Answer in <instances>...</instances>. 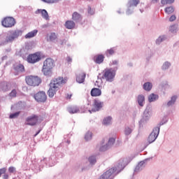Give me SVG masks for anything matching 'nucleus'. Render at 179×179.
<instances>
[{"instance_id": "5", "label": "nucleus", "mask_w": 179, "mask_h": 179, "mask_svg": "<svg viewBox=\"0 0 179 179\" xmlns=\"http://www.w3.org/2000/svg\"><path fill=\"white\" fill-rule=\"evenodd\" d=\"M150 117H152V108H146L141 120L139 121L140 127H143V124H147L149 120H150Z\"/></svg>"}, {"instance_id": "29", "label": "nucleus", "mask_w": 179, "mask_h": 179, "mask_svg": "<svg viewBox=\"0 0 179 179\" xmlns=\"http://www.w3.org/2000/svg\"><path fill=\"white\" fill-rule=\"evenodd\" d=\"M37 33H38V31L37 29H34V31L27 34L24 37L25 38H32V37H35V36L37 35Z\"/></svg>"}, {"instance_id": "58", "label": "nucleus", "mask_w": 179, "mask_h": 179, "mask_svg": "<svg viewBox=\"0 0 179 179\" xmlns=\"http://www.w3.org/2000/svg\"><path fill=\"white\" fill-rule=\"evenodd\" d=\"M40 132H41V130H38V131L34 134V136H36L37 135H38V134H40Z\"/></svg>"}, {"instance_id": "8", "label": "nucleus", "mask_w": 179, "mask_h": 179, "mask_svg": "<svg viewBox=\"0 0 179 179\" xmlns=\"http://www.w3.org/2000/svg\"><path fill=\"white\" fill-rule=\"evenodd\" d=\"M1 24L3 27L6 28L13 27L16 24V20L13 17H7L1 21Z\"/></svg>"}, {"instance_id": "22", "label": "nucleus", "mask_w": 179, "mask_h": 179, "mask_svg": "<svg viewBox=\"0 0 179 179\" xmlns=\"http://www.w3.org/2000/svg\"><path fill=\"white\" fill-rule=\"evenodd\" d=\"M72 20L76 23H78V22L82 21V15L78 12H74L72 15Z\"/></svg>"}, {"instance_id": "55", "label": "nucleus", "mask_w": 179, "mask_h": 179, "mask_svg": "<svg viewBox=\"0 0 179 179\" xmlns=\"http://www.w3.org/2000/svg\"><path fill=\"white\" fill-rule=\"evenodd\" d=\"M152 3H157L159 2V0H151Z\"/></svg>"}, {"instance_id": "10", "label": "nucleus", "mask_w": 179, "mask_h": 179, "mask_svg": "<svg viewBox=\"0 0 179 179\" xmlns=\"http://www.w3.org/2000/svg\"><path fill=\"white\" fill-rule=\"evenodd\" d=\"M141 3L140 0H130L128 2V9L126 12L127 15H131V13H134V8H136L138 5Z\"/></svg>"}, {"instance_id": "16", "label": "nucleus", "mask_w": 179, "mask_h": 179, "mask_svg": "<svg viewBox=\"0 0 179 179\" xmlns=\"http://www.w3.org/2000/svg\"><path fill=\"white\" fill-rule=\"evenodd\" d=\"M150 160V159H145L141 162H140L136 166L134 169V173H139L140 171H142L146 166V162Z\"/></svg>"}, {"instance_id": "17", "label": "nucleus", "mask_w": 179, "mask_h": 179, "mask_svg": "<svg viewBox=\"0 0 179 179\" xmlns=\"http://www.w3.org/2000/svg\"><path fill=\"white\" fill-rule=\"evenodd\" d=\"M36 15L41 14V16L45 20H50V16L48 15V12L45 9H38L35 11Z\"/></svg>"}, {"instance_id": "14", "label": "nucleus", "mask_w": 179, "mask_h": 179, "mask_svg": "<svg viewBox=\"0 0 179 179\" xmlns=\"http://www.w3.org/2000/svg\"><path fill=\"white\" fill-rule=\"evenodd\" d=\"M34 99L38 103H44L47 100V95L45 92H39L34 95Z\"/></svg>"}, {"instance_id": "1", "label": "nucleus", "mask_w": 179, "mask_h": 179, "mask_svg": "<svg viewBox=\"0 0 179 179\" xmlns=\"http://www.w3.org/2000/svg\"><path fill=\"white\" fill-rule=\"evenodd\" d=\"M23 31L22 29H13L8 31L3 36L0 45H6V44H12L13 41H16L17 38L22 37Z\"/></svg>"}, {"instance_id": "4", "label": "nucleus", "mask_w": 179, "mask_h": 179, "mask_svg": "<svg viewBox=\"0 0 179 179\" xmlns=\"http://www.w3.org/2000/svg\"><path fill=\"white\" fill-rule=\"evenodd\" d=\"M118 67H114V69H106L103 74V78L106 82H114V78H115V73Z\"/></svg>"}, {"instance_id": "26", "label": "nucleus", "mask_w": 179, "mask_h": 179, "mask_svg": "<svg viewBox=\"0 0 179 179\" xmlns=\"http://www.w3.org/2000/svg\"><path fill=\"white\" fill-rule=\"evenodd\" d=\"M66 29H69V30L74 29L76 24L75 22L72 21V20H68L65 22L64 24Z\"/></svg>"}, {"instance_id": "56", "label": "nucleus", "mask_w": 179, "mask_h": 179, "mask_svg": "<svg viewBox=\"0 0 179 179\" xmlns=\"http://www.w3.org/2000/svg\"><path fill=\"white\" fill-rule=\"evenodd\" d=\"M117 13H119V15H122V13H124V10H117Z\"/></svg>"}, {"instance_id": "30", "label": "nucleus", "mask_w": 179, "mask_h": 179, "mask_svg": "<svg viewBox=\"0 0 179 179\" xmlns=\"http://www.w3.org/2000/svg\"><path fill=\"white\" fill-rule=\"evenodd\" d=\"M94 61L96 62V64H101V62L104 61V56H103V55L95 56L94 57Z\"/></svg>"}, {"instance_id": "25", "label": "nucleus", "mask_w": 179, "mask_h": 179, "mask_svg": "<svg viewBox=\"0 0 179 179\" xmlns=\"http://www.w3.org/2000/svg\"><path fill=\"white\" fill-rule=\"evenodd\" d=\"M153 87V84L150 82H146L143 85V89L145 90V92H150Z\"/></svg>"}, {"instance_id": "48", "label": "nucleus", "mask_w": 179, "mask_h": 179, "mask_svg": "<svg viewBox=\"0 0 179 179\" xmlns=\"http://www.w3.org/2000/svg\"><path fill=\"white\" fill-rule=\"evenodd\" d=\"M16 90H13L10 93V97H16Z\"/></svg>"}, {"instance_id": "35", "label": "nucleus", "mask_w": 179, "mask_h": 179, "mask_svg": "<svg viewBox=\"0 0 179 179\" xmlns=\"http://www.w3.org/2000/svg\"><path fill=\"white\" fill-rule=\"evenodd\" d=\"M115 52V48H112L109 50H107L106 51V55L107 57H110V55H113V54Z\"/></svg>"}, {"instance_id": "7", "label": "nucleus", "mask_w": 179, "mask_h": 179, "mask_svg": "<svg viewBox=\"0 0 179 179\" xmlns=\"http://www.w3.org/2000/svg\"><path fill=\"white\" fill-rule=\"evenodd\" d=\"M159 134H160V126H157L153 128L152 131L148 138V143L149 145H150V143H153V142L157 139Z\"/></svg>"}, {"instance_id": "46", "label": "nucleus", "mask_w": 179, "mask_h": 179, "mask_svg": "<svg viewBox=\"0 0 179 179\" xmlns=\"http://www.w3.org/2000/svg\"><path fill=\"white\" fill-rule=\"evenodd\" d=\"M57 42L60 45H64V44H66V40L65 39H57Z\"/></svg>"}, {"instance_id": "6", "label": "nucleus", "mask_w": 179, "mask_h": 179, "mask_svg": "<svg viewBox=\"0 0 179 179\" xmlns=\"http://www.w3.org/2000/svg\"><path fill=\"white\" fill-rule=\"evenodd\" d=\"M26 83L29 86H38L41 83V79L38 76H28L25 78Z\"/></svg>"}, {"instance_id": "31", "label": "nucleus", "mask_w": 179, "mask_h": 179, "mask_svg": "<svg viewBox=\"0 0 179 179\" xmlns=\"http://www.w3.org/2000/svg\"><path fill=\"white\" fill-rule=\"evenodd\" d=\"M84 138L86 142L92 141V139L93 138V133L90 131H87L85 134Z\"/></svg>"}, {"instance_id": "27", "label": "nucleus", "mask_w": 179, "mask_h": 179, "mask_svg": "<svg viewBox=\"0 0 179 179\" xmlns=\"http://www.w3.org/2000/svg\"><path fill=\"white\" fill-rule=\"evenodd\" d=\"M111 124H113V117L110 116H108L103 119V124L106 127H108V125H111Z\"/></svg>"}, {"instance_id": "61", "label": "nucleus", "mask_w": 179, "mask_h": 179, "mask_svg": "<svg viewBox=\"0 0 179 179\" xmlns=\"http://www.w3.org/2000/svg\"><path fill=\"white\" fill-rule=\"evenodd\" d=\"M68 142V143H71V141H67Z\"/></svg>"}, {"instance_id": "28", "label": "nucleus", "mask_w": 179, "mask_h": 179, "mask_svg": "<svg viewBox=\"0 0 179 179\" xmlns=\"http://www.w3.org/2000/svg\"><path fill=\"white\" fill-rule=\"evenodd\" d=\"M97 150H99V152H106V150H108L109 147L107 144H101V145H98L96 146Z\"/></svg>"}, {"instance_id": "44", "label": "nucleus", "mask_w": 179, "mask_h": 179, "mask_svg": "<svg viewBox=\"0 0 179 179\" xmlns=\"http://www.w3.org/2000/svg\"><path fill=\"white\" fill-rule=\"evenodd\" d=\"M43 2H45L46 3H57L59 2L61 0H42Z\"/></svg>"}, {"instance_id": "53", "label": "nucleus", "mask_w": 179, "mask_h": 179, "mask_svg": "<svg viewBox=\"0 0 179 179\" xmlns=\"http://www.w3.org/2000/svg\"><path fill=\"white\" fill-rule=\"evenodd\" d=\"M176 20V15H172L169 18V22H174Z\"/></svg>"}, {"instance_id": "9", "label": "nucleus", "mask_w": 179, "mask_h": 179, "mask_svg": "<svg viewBox=\"0 0 179 179\" xmlns=\"http://www.w3.org/2000/svg\"><path fill=\"white\" fill-rule=\"evenodd\" d=\"M177 99L178 96L177 95L171 96L168 101L162 104V107L164 108H171L176 106V103H177Z\"/></svg>"}, {"instance_id": "19", "label": "nucleus", "mask_w": 179, "mask_h": 179, "mask_svg": "<svg viewBox=\"0 0 179 179\" xmlns=\"http://www.w3.org/2000/svg\"><path fill=\"white\" fill-rule=\"evenodd\" d=\"M86 78V73L84 72H80L76 76V82L78 83H83L85 79Z\"/></svg>"}, {"instance_id": "60", "label": "nucleus", "mask_w": 179, "mask_h": 179, "mask_svg": "<svg viewBox=\"0 0 179 179\" xmlns=\"http://www.w3.org/2000/svg\"><path fill=\"white\" fill-rule=\"evenodd\" d=\"M99 80V82H100V81L101 82V79H99V80Z\"/></svg>"}, {"instance_id": "23", "label": "nucleus", "mask_w": 179, "mask_h": 179, "mask_svg": "<svg viewBox=\"0 0 179 179\" xmlns=\"http://www.w3.org/2000/svg\"><path fill=\"white\" fill-rule=\"evenodd\" d=\"M91 96L92 97H99V96H101V90L99 88H93L91 90Z\"/></svg>"}, {"instance_id": "37", "label": "nucleus", "mask_w": 179, "mask_h": 179, "mask_svg": "<svg viewBox=\"0 0 179 179\" xmlns=\"http://www.w3.org/2000/svg\"><path fill=\"white\" fill-rule=\"evenodd\" d=\"M174 1L176 0H161V3L162 5H170L174 3Z\"/></svg>"}, {"instance_id": "12", "label": "nucleus", "mask_w": 179, "mask_h": 179, "mask_svg": "<svg viewBox=\"0 0 179 179\" xmlns=\"http://www.w3.org/2000/svg\"><path fill=\"white\" fill-rule=\"evenodd\" d=\"M87 161L89 162H86L84 168H83V170H88L89 168L92 167V166H94V164L97 163V159L94 155L90 156Z\"/></svg>"}, {"instance_id": "45", "label": "nucleus", "mask_w": 179, "mask_h": 179, "mask_svg": "<svg viewBox=\"0 0 179 179\" xmlns=\"http://www.w3.org/2000/svg\"><path fill=\"white\" fill-rule=\"evenodd\" d=\"M167 122H169V118L165 117L164 119L162 120L160 124L157 125V127H159V129H160V126L164 125V124H167Z\"/></svg>"}, {"instance_id": "49", "label": "nucleus", "mask_w": 179, "mask_h": 179, "mask_svg": "<svg viewBox=\"0 0 179 179\" xmlns=\"http://www.w3.org/2000/svg\"><path fill=\"white\" fill-rule=\"evenodd\" d=\"M8 171H9V173H15V171H16V168L13 167V166H10L8 169Z\"/></svg>"}, {"instance_id": "39", "label": "nucleus", "mask_w": 179, "mask_h": 179, "mask_svg": "<svg viewBox=\"0 0 179 179\" xmlns=\"http://www.w3.org/2000/svg\"><path fill=\"white\" fill-rule=\"evenodd\" d=\"M20 115V112H15L14 113H11L9 116L10 120H15V118H17Z\"/></svg>"}, {"instance_id": "40", "label": "nucleus", "mask_w": 179, "mask_h": 179, "mask_svg": "<svg viewBox=\"0 0 179 179\" xmlns=\"http://www.w3.org/2000/svg\"><path fill=\"white\" fill-rule=\"evenodd\" d=\"M57 40V34L55 33H51L49 35V41H55Z\"/></svg>"}, {"instance_id": "36", "label": "nucleus", "mask_w": 179, "mask_h": 179, "mask_svg": "<svg viewBox=\"0 0 179 179\" xmlns=\"http://www.w3.org/2000/svg\"><path fill=\"white\" fill-rule=\"evenodd\" d=\"M114 143H115V138H109L106 145H108V147H109V149H110L113 147V145H114Z\"/></svg>"}, {"instance_id": "11", "label": "nucleus", "mask_w": 179, "mask_h": 179, "mask_svg": "<svg viewBox=\"0 0 179 179\" xmlns=\"http://www.w3.org/2000/svg\"><path fill=\"white\" fill-rule=\"evenodd\" d=\"M27 62L29 64H36L41 60V55L40 52L29 55L27 58Z\"/></svg>"}, {"instance_id": "15", "label": "nucleus", "mask_w": 179, "mask_h": 179, "mask_svg": "<svg viewBox=\"0 0 179 179\" xmlns=\"http://www.w3.org/2000/svg\"><path fill=\"white\" fill-rule=\"evenodd\" d=\"M26 124L30 125L31 127H34L37 122H38V116L34 115L32 116H29L26 120Z\"/></svg>"}, {"instance_id": "51", "label": "nucleus", "mask_w": 179, "mask_h": 179, "mask_svg": "<svg viewBox=\"0 0 179 179\" xmlns=\"http://www.w3.org/2000/svg\"><path fill=\"white\" fill-rule=\"evenodd\" d=\"M3 85L4 87L2 88V90H3V92H6V90H8V84L4 83Z\"/></svg>"}, {"instance_id": "20", "label": "nucleus", "mask_w": 179, "mask_h": 179, "mask_svg": "<svg viewBox=\"0 0 179 179\" xmlns=\"http://www.w3.org/2000/svg\"><path fill=\"white\" fill-rule=\"evenodd\" d=\"M157 100H159V94L152 93L148 95V101L150 103H155V101H157Z\"/></svg>"}, {"instance_id": "38", "label": "nucleus", "mask_w": 179, "mask_h": 179, "mask_svg": "<svg viewBox=\"0 0 179 179\" xmlns=\"http://www.w3.org/2000/svg\"><path fill=\"white\" fill-rule=\"evenodd\" d=\"M174 12V8L173 6L166 7L165 8V13H168V15H171Z\"/></svg>"}, {"instance_id": "24", "label": "nucleus", "mask_w": 179, "mask_h": 179, "mask_svg": "<svg viewBox=\"0 0 179 179\" xmlns=\"http://www.w3.org/2000/svg\"><path fill=\"white\" fill-rule=\"evenodd\" d=\"M67 111L70 114H76L79 113L80 110H79V108L78 106H70L67 108Z\"/></svg>"}, {"instance_id": "21", "label": "nucleus", "mask_w": 179, "mask_h": 179, "mask_svg": "<svg viewBox=\"0 0 179 179\" xmlns=\"http://www.w3.org/2000/svg\"><path fill=\"white\" fill-rule=\"evenodd\" d=\"M170 68H171V62L169 61L164 62L161 66V69L164 72L169 71Z\"/></svg>"}, {"instance_id": "50", "label": "nucleus", "mask_w": 179, "mask_h": 179, "mask_svg": "<svg viewBox=\"0 0 179 179\" xmlns=\"http://www.w3.org/2000/svg\"><path fill=\"white\" fill-rule=\"evenodd\" d=\"M6 173V169L3 168L0 169V177L2 176V174H5Z\"/></svg>"}, {"instance_id": "42", "label": "nucleus", "mask_w": 179, "mask_h": 179, "mask_svg": "<svg viewBox=\"0 0 179 179\" xmlns=\"http://www.w3.org/2000/svg\"><path fill=\"white\" fill-rule=\"evenodd\" d=\"M169 31H171V33H177V25H171L169 27Z\"/></svg>"}, {"instance_id": "41", "label": "nucleus", "mask_w": 179, "mask_h": 179, "mask_svg": "<svg viewBox=\"0 0 179 179\" xmlns=\"http://www.w3.org/2000/svg\"><path fill=\"white\" fill-rule=\"evenodd\" d=\"M131 134H132V129L129 127H126L124 129V134L126 135V136H128V135H131Z\"/></svg>"}, {"instance_id": "54", "label": "nucleus", "mask_w": 179, "mask_h": 179, "mask_svg": "<svg viewBox=\"0 0 179 179\" xmlns=\"http://www.w3.org/2000/svg\"><path fill=\"white\" fill-rule=\"evenodd\" d=\"M3 179H8V178H9V176L8 174H4L3 176Z\"/></svg>"}, {"instance_id": "57", "label": "nucleus", "mask_w": 179, "mask_h": 179, "mask_svg": "<svg viewBox=\"0 0 179 179\" xmlns=\"http://www.w3.org/2000/svg\"><path fill=\"white\" fill-rule=\"evenodd\" d=\"M99 81H96L95 83V86H97L98 87H101V85H99Z\"/></svg>"}, {"instance_id": "3", "label": "nucleus", "mask_w": 179, "mask_h": 179, "mask_svg": "<svg viewBox=\"0 0 179 179\" xmlns=\"http://www.w3.org/2000/svg\"><path fill=\"white\" fill-rule=\"evenodd\" d=\"M55 66L54 60L52 58H47L43 62L42 72L45 76H51L52 75V69Z\"/></svg>"}, {"instance_id": "43", "label": "nucleus", "mask_w": 179, "mask_h": 179, "mask_svg": "<svg viewBox=\"0 0 179 179\" xmlns=\"http://www.w3.org/2000/svg\"><path fill=\"white\" fill-rule=\"evenodd\" d=\"M118 63H119L118 60H112L110 62L109 65L110 66H115V68H117V66H118Z\"/></svg>"}, {"instance_id": "52", "label": "nucleus", "mask_w": 179, "mask_h": 179, "mask_svg": "<svg viewBox=\"0 0 179 179\" xmlns=\"http://www.w3.org/2000/svg\"><path fill=\"white\" fill-rule=\"evenodd\" d=\"M66 61H67V62H68L69 64H71V62H72V57L68 56V57H66Z\"/></svg>"}, {"instance_id": "47", "label": "nucleus", "mask_w": 179, "mask_h": 179, "mask_svg": "<svg viewBox=\"0 0 179 179\" xmlns=\"http://www.w3.org/2000/svg\"><path fill=\"white\" fill-rule=\"evenodd\" d=\"M88 13L89 15H94V9L92 8V7L88 6Z\"/></svg>"}, {"instance_id": "59", "label": "nucleus", "mask_w": 179, "mask_h": 179, "mask_svg": "<svg viewBox=\"0 0 179 179\" xmlns=\"http://www.w3.org/2000/svg\"><path fill=\"white\" fill-rule=\"evenodd\" d=\"M140 12H141V13H143V10L140 9Z\"/></svg>"}, {"instance_id": "13", "label": "nucleus", "mask_w": 179, "mask_h": 179, "mask_svg": "<svg viewBox=\"0 0 179 179\" xmlns=\"http://www.w3.org/2000/svg\"><path fill=\"white\" fill-rule=\"evenodd\" d=\"M104 105V103L101 101L99 99H95L94 101V108H92L91 110H89L90 114L92 113H96V111H100L101 108H103V106Z\"/></svg>"}, {"instance_id": "2", "label": "nucleus", "mask_w": 179, "mask_h": 179, "mask_svg": "<svg viewBox=\"0 0 179 179\" xmlns=\"http://www.w3.org/2000/svg\"><path fill=\"white\" fill-rule=\"evenodd\" d=\"M65 83H66V79H64L62 77L52 80L50 83V89L48 92L49 97H54L55 93H57L62 85H65Z\"/></svg>"}, {"instance_id": "34", "label": "nucleus", "mask_w": 179, "mask_h": 179, "mask_svg": "<svg viewBox=\"0 0 179 179\" xmlns=\"http://www.w3.org/2000/svg\"><path fill=\"white\" fill-rule=\"evenodd\" d=\"M159 87H162V89H164V90H166V89H170V85H169V82H167L166 80L162 81L159 84Z\"/></svg>"}, {"instance_id": "62", "label": "nucleus", "mask_w": 179, "mask_h": 179, "mask_svg": "<svg viewBox=\"0 0 179 179\" xmlns=\"http://www.w3.org/2000/svg\"><path fill=\"white\" fill-rule=\"evenodd\" d=\"M0 141H1V138H0Z\"/></svg>"}, {"instance_id": "18", "label": "nucleus", "mask_w": 179, "mask_h": 179, "mask_svg": "<svg viewBox=\"0 0 179 179\" xmlns=\"http://www.w3.org/2000/svg\"><path fill=\"white\" fill-rule=\"evenodd\" d=\"M145 95L141 94L136 96V103H138L139 107H143L145 106Z\"/></svg>"}, {"instance_id": "33", "label": "nucleus", "mask_w": 179, "mask_h": 179, "mask_svg": "<svg viewBox=\"0 0 179 179\" xmlns=\"http://www.w3.org/2000/svg\"><path fill=\"white\" fill-rule=\"evenodd\" d=\"M14 69L18 73L24 71V66L23 64H18L14 66Z\"/></svg>"}, {"instance_id": "32", "label": "nucleus", "mask_w": 179, "mask_h": 179, "mask_svg": "<svg viewBox=\"0 0 179 179\" xmlns=\"http://www.w3.org/2000/svg\"><path fill=\"white\" fill-rule=\"evenodd\" d=\"M167 38L166 37V36L164 35H162V36H159L155 43L157 44V45H160V44H162V43H163V41H165V40Z\"/></svg>"}]
</instances>
